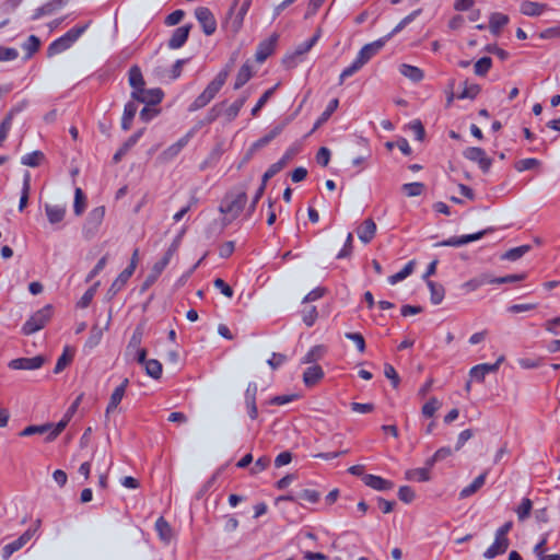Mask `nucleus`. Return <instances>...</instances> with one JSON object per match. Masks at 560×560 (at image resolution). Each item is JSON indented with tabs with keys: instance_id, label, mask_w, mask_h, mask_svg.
Listing matches in <instances>:
<instances>
[{
	"instance_id": "25",
	"label": "nucleus",
	"mask_w": 560,
	"mask_h": 560,
	"mask_svg": "<svg viewBox=\"0 0 560 560\" xmlns=\"http://www.w3.org/2000/svg\"><path fill=\"white\" fill-rule=\"evenodd\" d=\"M487 471L477 476L468 486L463 488L459 492L460 499H466L476 493L486 482Z\"/></svg>"
},
{
	"instance_id": "52",
	"label": "nucleus",
	"mask_w": 560,
	"mask_h": 560,
	"mask_svg": "<svg viewBox=\"0 0 560 560\" xmlns=\"http://www.w3.org/2000/svg\"><path fill=\"white\" fill-rule=\"evenodd\" d=\"M270 459L266 456L259 457L250 468V474L257 475L268 468Z\"/></svg>"
},
{
	"instance_id": "26",
	"label": "nucleus",
	"mask_w": 560,
	"mask_h": 560,
	"mask_svg": "<svg viewBox=\"0 0 560 560\" xmlns=\"http://www.w3.org/2000/svg\"><path fill=\"white\" fill-rule=\"evenodd\" d=\"M398 71L401 75L408 78L415 83L420 82L424 77V73L420 68L407 63L399 65Z\"/></svg>"
},
{
	"instance_id": "36",
	"label": "nucleus",
	"mask_w": 560,
	"mask_h": 560,
	"mask_svg": "<svg viewBox=\"0 0 560 560\" xmlns=\"http://www.w3.org/2000/svg\"><path fill=\"white\" fill-rule=\"evenodd\" d=\"M45 160V155L40 151H34L32 153L25 154L22 158V163L30 167L39 166Z\"/></svg>"
},
{
	"instance_id": "20",
	"label": "nucleus",
	"mask_w": 560,
	"mask_h": 560,
	"mask_svg": "<svg viewBox=\"0 0 560 560\" xmlns=\"http://www.w3.org/2000/svg\"><path fill=\"white\" fill-rule=\"evenodd\" d=\"M32 532L26 530L23 535H21L16 540L5 545L1 555L4 560L9 559L15 551L20 550L26 542L32 538Z\"/></svg>"
},
{
	"instance_id": "49",
	"label": "nucleus",
	"mask_w": 560,
	"mask_h": 560,
	"mask_svg": "<svg viewBox=\"0 0 560 560\" xmlns=\"http://www.w3.org/2000/svg\"><path fill=\"white\" fill-rule=\"evenodd\" d=\"M51 428V424L44 425H30L26 427L23 431L20 432L21 436H30L33 434H43L46 433Z\"/></svg>"
},
{
	"instance_id": "37",
	"label": "nucleus",
	"mask_w": 560,
	"mask_h": 560,
	"mask_svg": "<svg viewBox=\"0 0 560 560\" xmlns=\"http://www.w3.org/2000/svg\"><path fill=\"white\" fill-rule=\"evenodd\" d=\"M155 528L158 530L159 537L163 541L168 542L172 539V528L166 521H164L163 518H159L156 521Z\"/></svg>"
},
{
	"instance_id": "62",
	"label": "nucleus",
	"mask_w": 560,
	"mask_h": 560,
	"mask_svg": "<svg viewBox=\"0 0 560 560\" xmlns=\"http://www.w3.org/2000/svg\"><path fill=\"white\" fill-rule=\"evenodd\" d=\"M245 103V98H241L238 101H236L235 103H233L232 105H230L228 108H226V116L230 118V119H233L237 116L240 109L242 108V106L244 105Z\"/></svg>"
},
{
	"instance_id": "56",
	"label": "nucleus",
	"mask_w": 560,
	"mask_h": 560,
	"mask_svg": "<svg viewBox=\"0 0 560 560\" xmlns=\"http://www.w3.org/2000/svg\"><path fill=\"white\" fill-rule=\"evenodd\" d=\"M39 46L40 40L34 35L30 36L26 43L24 44V48L28 51L27 57H31L35 51H37Z\"/></svg>"
},
{
	"instance_id": "57",
	"label": "nucleus",
	"mask_w": 560,
	"mask_h": 560,
	"mask_svg": "<svg viewBox=\"0 0 560 560\" xmlns=\"http://www.w3.org/2000/svg\"><path fill=\"white\" fill-rule=\"evenodd\" d=\"M325 354V348L322 346L314 347L305 357V362L310 363L320 359Z\"/></svg>"
},
{
	"instance_id": "5",
	"label": "nucleus",
	"mask_w": 560,
	"mask_h": 560,
	"mask_svg": "<svg viewBox=\"0 0 560 560\" xmlns=\"http://www.w3.org/2000/svg\"><path fill=\"white\" fill-rule=\"evenodd\" d=\"M52 307L50 305H46L42 310L34 313L23 325V332L25 335H31L42 329L51 318Z\"/></svg>"
},
{
	"instance_id": "32",
	"label": "nucleus",
	"mask_w": 560,
	"mask_h": 560,
	"mask_svg": "<svg viewBox=\"0 0 560 560\" xmlns=\"http://www.w3.org/2000/svg\"><path fill=\"white\" fill-rule=\"evenodd\" d=\"M427 285L430 290V294H431L430 300H431L432 304H434V305L440 304L443 301L444 295H445V290H444L443 285L438 284L431 280L427 281Z\"/></svg>"
},
{
	"instance_id": "10",
	"label": "nucleus",
	"mask_w": 560,
	"mask_h": 560,
	"mask_svg": "<svg viewBox=\"0 0 560 560\" xmlns=\"http://www.w3.org/2000/svg\"><path fill=\"white\" fill-rule=\"evenodd\" d=\"M195 16L200 23L203 33L208 36L212 35L217 30V20L213 13L205 7H199L195 10Z\"/></svg>"
},
{
	"instance_id": "17",
	"label": "nucleus",
	"mask_w": 560,
	"mask_h": 560,
	"mask_svg": "<svg viewBox=\"0 0 560 560\" xmlns=\"http://www.w3.org/2000/svg\"><path fill=\"white\" fill-rule=\"evenodd\" d=\"M44 209L45 215L50 225L57 226L63 222L67 214L66 205L46 203Z\"/></svg>"
},
{
	"instance_id": "47",
	"label": "nucleus",
	"mask_w": 560,
	"mask_h": 560,
	"mask_svg": "<svg viewBox=\"0 0 560 560\" xmlns=\"http://www.w3.org/2000/svg\"><path fill=\"white\" fill-rule=\"evenodd\" d=\"M440 407V401L432 397L422 407V413L425 418H431Z\"/></svg>"
},
{
	"instance_id": "31",
	"label": "nucleus",
	"mask_w": 560,
	"mask_h": 560,
	"mask_svg": "<svg viewBox=\"0 0 560 560\" xmlns=\"http://www.w3.org/2000/svg\"><path fill=\"white\" fill-rule=\"evenodd\" d=\"M406 478L411 481L425 482L431 479V472H429V468H413L406 471Z\"/></svg>"
},
{
	"instance_id": "15",
	"label": "nucleus",
	"mask_w": 560,
	"mask_h": 560,
	"mask_svg": "<svg viewBox=\"0 0 560 560\" xmlns=\"http://www.w3.org/2000/svg\"><path fill=\"white\" fill-rule=\"evenodd\" d=\"M127 386H128V380L126 378L110 394L107 407L105 409V418L106 419H109L110 416L117 410L119 404L121 402V400L126 394Z\"/></svg>"
},
{
	"instance_id": "12",
	"label": "nucleus",
	"mask_w": 560,
	"mask_h": 560,
	"mask_svg": "<svg viewBox=\"0 0 560 560\" xmlns=\"http://www.w3.org/2000/svg\"><path fill=\"white\" fill-rule=\"evenodd\" d=\"M489 230H482L472 234H466L460 236H452L447 240H444L438 244V246H451V247H460L468 243L479 241L482 238Z\"/></svg>"
},
{
	"instance_id": "61",
	"label": "nucleus",
	"mask_w": 560,
	"mask_h": 560,
	"mask_svg": "<svg viewBox=\"0 0 560 560\" xmlns=\"http://www.w3.org/2000/svg\"><path fill=\"white\" fill-rule=\"evenodd\" d=\"M300 497H301L303 500H305V501H307V502H310V503H317V502H318V500H319L320 494H319V492H317V491H315V490H312V489H304V490L301 492Z\"/></svg>"
},
{
	"instance_id": "9",
	"label": "nucleus",
	"mask_w": 560,
	"mask_h": 560,
	"mask_svg": "<svg viewBox=\"0 0 560 560\" xmlns=\"http://www.w3.org/2000/svg\"><path fill=\"white\" fill-rule=\"evenodd\" d=\"M136 360L138 363L144 366L147 374L152 378H160L162 375V364L160 361L155 359H147V350L138 349L136 354Z\"/></svg>"
},
{
	"instance_id": "19",
	"label": "nucleus",
	"mask_w": 560,
	"mask_h": 560,
	"mask_svg": "<svg viewBox=\"0 0 560 560\" xmlns=\"http://www.w3.org/2000/svg\"><path fill=\"white\" fill-rule=\"evenodd\" d=\"M278 43V35L273 34L269 38L261 42L257 48L255 58L258 62H264L275 51Z\"/></svg>"
},
{
	"instance_id": "6",
	"label": "nucleus",
	"mask_w": 560,
	"mask_h": 560,
	"mask_svg": "<svg viewBox=\"0 0 560 560\" xmlns=\"http://www.w3.org/2000/svg\"><path fill=\"white\" fill-rule=\"evenodd\" d=\"M83 31V27L72 28L65 36L51 43L47 50L48 57L59 55L69 49L72 44L80 37Z\"/></svg>"
},
{
	"instance_id": "50",
	"label": "nucleus",
	"mask_w": 560,
	"mask_h": 560,
	"mask_svg": "<svg viewBox=\"0 0 560 560\" xmlns=\"http://www.w3.org/2000/svg\"><path fill=\"white\" fill-rule=\"evenodd\" d=\"M548 533H545L540 536L538 542L535 545L533 552L536 556V558H540L542 555L546 553L547 550V544H548Z\"/></svg>"
},
{
	"instance_id": "8",
	"label": "nucleus",
	"mask_w": 560,
	"mask_h": 560,
	"mask_svg": "<svg viewBox=\"0 0 560 560\" xmlns=\"http://www.w3.org/2000/svg\"><path fill=\"white\" fill-rule=\"evenodd\" d=\"M504 361V357L501 355L494 363H481L472 366L469 371V376L472 381L482 383L486 376L490 373H494L499 370L500 365Z\"/></svg>"
},
{
	"instance_id": "35",
	"label": "nucleus",
	"mask_w": 560,
	"mask_h": 560,
	"mask_svg": "<svg viewBox=\"0 0 560 560\" xmlns=\"http://www.w3.org/2000/svg\"><path fill=\"white\" fill-rule=\"evenodd\" d=\"M86 208V197L81 188L74 191L73 211L75 215L80 217Z\"/></svg>"
},
{
	"instance_id": "48",
	"label": "nucleus",
	"mask_w": 560,
	"mask_h": 560,
	"mask_svg": "<svg viewBox=\"0 0 560 560\" xmlns=\"http://www.w3.org/2000/svg\"><path fill=\"white\" fill-rule=\"evenodd\" d=\"M129 82L133 90H139V88H143V78L138 68H132L129 72Z\"/></svg>"
},
{
	"instance_id": "7",
	"label": "nucleus",
	"mask_w": 560,
	"mask_h": 560,
	"mask_svg": "<svg viewBox=\"0 0 560 560\" xmlns=\"http://www.w3.org/2000/svg\"><path fill=\"white\" fill-rule=\"evenodd\" d=\"M229 77V71L226 69L222 70L218 73V75L209 83L203 93L198 98V105L205 106L208 104L215 94L220 91V89L224 85L226 79Z\"/></svg>"
},
{
	"instance_id": "43",
	"label": "nucleus",
	"mask_w": 560,
	"mask_h": 560,
	"mask_svg": "<svg viewBox=\"0 0 560 560\" xmlns=\"http://www.w3.org/2000/svg\"><path fill=\"white\" fill-rule=\"evenodd\" d=\"M137 112V106L133 103H128L125 107L124 116H122V128L128 130L131 125V120L135 117Z\"/></svg>"
},
{
	"instance_id": "29",
	"label": "nucleus",
	"mask_w": 560,
	"mask_h": 560,
	"mask_svg": "<svg viewBox=\"0 0 560 560\" xmlns=\"http://www.w3.org/2000/svg\"><path fill=\"white\" fill-rule=\"evenodd\" d=\"M132 275H133V271L128 268L122 270L118 275V277L113 281L108 292L112 295H115L116 293H118L126 285L128 280L132 277Z\"/></svg>"
},
{
	"instance_id": "64",
	"label": "nucleus",
	"mask_w": 560,
	"mask_h": 560,
	"mask_svg": "<svg viewBox=\"0 0 560 560\" xmlns=\"http://www.w3.org/2000/svg\"><path fill=\"white\" fill-rule=\"evenodd\" d=\"M97 287H98V283L94 284L91 289H89V290L83 294V296L81 298V300H80V302H79V306H80V307H86V306L91 303V301H92V299H93V296H94V294H95V291H96Z\"/></svg>"
},
{
	"instance_id": "60",
	"label": "nucleus",
	"mask_w": 560,
	"mask_h": 560,
	"mask_svg": "<svg viewBox=\"0 0 560 560\" xmlns=\"http://www.w3.org/2000/svg\"><path fill=\"white\" fill-rule=\"evenodd\" d=\"M346 337L353 341V343L355 345V347L358 348V350L360 352L364 351L365 342H364L363 336L361 334L348 332V334H346Z\"/></svg>"
},
{
	"instance_id": "27",
	"label": "nucleus",
	"mask_w": 560,
	"mask_h": 560,
	"mask_svg": "<svg viewBox=\"0 0 560 560\" xmlns=\"http://www.w3.org/2000/svg\"><path fill=\"white\" fill-rule=\"evenodd\" d=\"M376 231V225L371 219H366L362 222V224L358 228L357 233L359 238L363 243H369Z\"/></svg>"
},
{
	"instance_id": "53",
	"label": "nucleus",
	"mask_w": 560,
	"mask_h": 560,
	"mask_svg": "<svg viewBox=\"0 0 560 560\" xmlns=\"http://www.w3.org/2000/svg\"><path fill=\"white\" fill-rule=\"evenodd\" d=\"M398 498L405 503H410L415 499V491L408 486H402L398 490Z\"/></svg>"
},
{
	"instance_id": "33",
	"label": "nucleus",
	"mask_w": 560,
	"mask_h": 560,
	"mask_svg": "<svg viewBox=\"0 0 560 560\" xmlns=\"http://www.w3.org/2000/svg\"><path fill=\"white\" fill-rule=\"evenodd\" d=\"M254 74V69L252 67V65L247 61L245 62L237 75H236V80H235V89H238L241 86H243Z\"/></svg>"
},
{
	"instance_id": "42",
	"label": "nucleus",
	"mask_w": 560,
	"mask_h": 560,
	"mask_svg": "<svg viewBox=\"0 0 560 560\" xmlns=\"http://www.w3.org/2000/svg\"><path fill=\"white\" fill-rule=\"evenodd\" d=\"M528 250H529L528 245H522L518 247H514V248L509 249L503 255V258L511 260V261H515V260L520 259L523 255H525Z\"/></svg>"
},
{
	"instance_id": "39",
	"label": "nucleus",
	"mask_w": 560,
	"mask_h": 560,
	"mask_svg": "<svg viewBox=\"0 0 560 560\" xmlns=\"http://www.w3.org/2000/svg\"><path fill=\"white\" fill-rule=\"evenodd\" d=\"M413 270V261H408L401 270H399L398 272L392 275L389 278H388V281L392 283V284H396L398 283L399 281L406 279Z\"/></svg>"
},
{
	"instance_id": "58",
	"label": "nucleus",
	"mask_w": 560,
	"mask_h": 560,
	"mask_svg": "<svg viewBox=\"0 0 560 560\" xmlns=\"http://www.w3.org/2000/svg\"><path fill=\"white\" fill-rule=\"evenodd\" d=\"M536 306H537L536 304H532V303L513 304V305L508 306L506 310H508V312H510L512 314H517V313L535 310Z\"/></svg>"
},
{
	"instance_id": "41",
	"label": "nucleus",
	"mask_w": 560,
	"mask_h": 560,
	"mask_svg": "<svg viewBox=\"0 0 560 560\" xmlns=\"http://www.w3.org/2000/svg\"><path fill=\"white\" fill-rule=\"evenodd\" d=\"M479 92H480V86L478 84L465 83V86H464L463 91L457 95V98L458 100H465V98L474 100L477 97Z\"/></svg>"
},
{
	"instance_id": "24",
	"label": "nucleus",
	"mask_w": 560,
	"mask_h": 560,
	"mask_svg": "<svg viewBox=\"0 0 560 560\" xmlns=\"http://www.w3.org/2000/svg\"><path fill=\"white\" fill-rule=\"evenodd\" d=\"M510 19L506 14L494 12L489 18V30L490 32L498 36L501 33V30L509 23Z\"/></svg>"
},
{
	"instance_id": "2",
	"label": "nucleus",
	"mask_w": 560,
	"mask_h": 560,
	"mask_svg": "<svg viewBox=\"0 0 560 560\" xmlns=\"http://www.w3.org/2000/svg\"><path fill=\"white\" fill-rule=\"evenodd\" d=\"M246 201L247 197L245 192L233 191L223 199L220 211L224 214V219L230 222L241 214Z\"/></svg>"
},
{
	"instance_id": "38",
	"label": "nucleus",
	"mask_w": 560,
	"mask_h": 560,
	"mask_svg": "<svg viewBox=\"0 0 560 560\" xmlns=\"http://www.w3.org/2000/svg\"><path fill=\"white\" fill-rule=\"evenodd\" d=\"M492 67V59L490 57H481L478 59L474 66V71L476 75L483 77L486 75Z\"/></svg>"
},
{
	"instance_id": "30",
	"label": "nucleus",
	"mask_w": 560,
	"mask_h": 560,
	"mask_svg": "<svg viewBox=\"0 0 560 560\" xmlns=\"http://www.w3.org/2000/svg\"><path fill=\"white\" fill-rule=\"evenodd\" d=\"M319 37H320V30H317L316 33L313 35V37L311 39L300 44L295 48L294 52L291 56L288 57V59L292 60V59H294L296 57H300V56L308 52L312 49V47L317 43Z\"/></svg>"
},
{
	"instance_id": "40",
	"label": "nucleus",
	"mask_w": 560,
	"mask_h": 560,
	"mask_svg": "<svg viewBox=\"0 0 560 560\" xmlns=\"http://www.w3.org/2000/svg\"><path fill=\"white\" fill-rule=\"evenodd\" d=\"M423 190H424V185L419 182L407 183V184L402 185V191L408 197L420 196L423 192Z\"/></svg>"
},
{
	"instance_id": "3",
	"label": "nucleus",
	"mask_w": 560,
	"mask_h": 560,
	"mask_svg": "<svg viewBox=\"0 0 560 560\" xmlns=\"http://www.w3.org/2000/svg\"><path fill=\"white\" fill-rule=\"evenodd\" d=\"M250 4L252 0H244L237 12H235L234 8H231L229 15L223 24V27L228 33L236 35L241 31L245 15L249 10Z\"/></svg>"
},
{
	"instance_id": "18",
	"label": "nucleus",
	"mask_w": 560,
	"mask_h": 560,
	"mask_svg": "<svg viewBox=\"0 0 560 560\" xmlns=\"http://www.w3.org/2000/svg\"><path fill=\"white\" fill-rule=\"evenodd\" d=\"M132 97L141 103L154 105L161 102L162 92L159 89L145 90L144 88H139V90L132 91Z\"/></svg>"
},
{
	"instance_id": "1",
	"label": "nucleus",
	"mask_w": 560,
	"mask_h": 560,
	"mask_svg": "<svg viewBox=\"0 0 560 560\" xmlns=\"http://www.w3.org/2000/svg\"><path fill=\"white\" fill-rule=\"evenodd\" d=\"M383 48V42L376 40L374 43L365 45L361 51L359 52L357 59L347 67L340 74V81L354 74L359 69H361L374 55L381 51Z\"/></svg>"
},
{
	"instance_id": "28",
	"label": "nucleus",
	"mask_w": 560,
	"mask_h": 560,
	"mask_svg": "<svg viewBox=\"0 0 560 560\" xmlns=\"http://www.w3.org/2000/svg\"><path fill=\"white\" fill-rule=\"evenodd\" d=\"M190 32V26L185 25L176 28L170 39V47L171 48H179L184 45V43L187 40L188 35Z\"/></svg>"
},
{
	"instance_id": "4",
	"label": "nucleus",
	"mask_w": 560,
	"mask_h": 560,
	"mask_svg": "<svg viewBox=\"0 0 560 560\" xmlns=\"http://www.w3.org/2000/svg\"><path fill=\"white\" fill-rule=\"evenodd\" d=\"M296 153H298V149L291 148L283 154V156L278 162L270 165V167L266 171V173L262 176V184L257 191V196H256L254 202H257V200L264 194L267 182L270 178H272L277 173L282 171L292 161V159L296 155Z\"/></svg>"
},
{
	"instance_id": "63",
	"label": "nucleus",
	"mask_w": 560,
	"mask_h": 560,
	"mask_svg": "<svg viewBox=\"0 0 560 560\" xmlns=\"http://www.w3.org/2000/svg\"><path fill=\"white\" fill-rule=\"evenodd\" d=\"M329 160H330V151L325 147L320 148L316 154L317 163H319L320 165H323L325 167L328 165Z\"/></svg>"
},
{
	"instance_id": "13",
	"label": "nucleus",
	"mask_w": 560,
	"mask_h": 560,
	"mask_svg": "<svg viewBox=\"0 0 560 560\" xmlns=\"http://www.w3.org/2000/svg\"><path fill=\"white\" fill-rule=\"evenodd\" d=\"M105 217V208L104 207H96L94 208L86 219L85 225H84V232L86 236L91 237L95 234L97 229L101 226L103 220Z\"/></svg>"
},
{
	"instance_id": "44",
	"label": "nucleus",
	"mask_w": 560,
	"mask_h": 560,
	"mask_svg": "<svg viewBox=\"0 0 560 560\" xmlns=\"http://www.w3.org/2000/svg\"><path fill=\"white\" fill-rule=\"evenodd\" d=\"M540 162L534 158L522 159L515 163V168L518 172H525L528 170H533L538 166Z\"/></svg>"
},
{
	"instance_id": "54",
	"label": "nucleus",
	"mask_w": 560,
	"mask_h": 560,
	"mask_svg": "<svg viewBox=\"0 0 560 560\" xmlns=\"http://www.w3.org/2000/svg\"><path fill=\"white\" fill-rule=\"evenodd\" d=\"M524 279H525L524 273L495 277V284L514 283V282L523 281Z\"/></svg>"
},
{
	"instance_id": "22",
	"label": "nucleus",
	"mask_w": 560,
	"mask_h": 560,
	"mask_svg": "<svg viewBox=\"0 0 560 560\" xmlns=\"http://www.w3.org/2000/svg\"><path fill=\"white\" fill-rule=\"evenodd\" d=\"M548 9V4L534 1H523L520 7L521 13L526 16H539Z\"/></svg>"
},
{
	"instance_id": "23",
	"label": "nucleus",
	"mask_w": 560,
	"mask_h": 560,
	"mask_svg": "<svg viewBox=\"0 0 560 560\" xmlns=\"http://www.w3.org/2000/svg\"><path fill=\"white\" fill-rule=\"evenodd\" d=\"M324 377V371L319 365L308 366L303 373V382L307 387L318 384Z\"/></svg>"
},
{
	"instance_id": "45",
	"label": "nucleus",
	"mask_w": 560,
	"mask_h": 560,
	"mask_svg": "<svg viewBox=\"0 0 560 560\" xmlns=\"http://www.w3.org/2000/svg\"><path fill=\"white\" fill-rule=\"evenodd\" d=\"M72 358H73V352L69 348L65 349V352L62 353V355L57 361V364H56V368H55V372L56 373L61 372L66 366L69 365V363L71 362Z\"/></svg>"
},
{
	"instance_id": "16",
	"label": "nucleus",
	"mask_w": 560,
	"mask_h": 560,
	"mask_svg": "<svg viewBox=\"0 0 560 560\" xmlns=\"http://www.w3.org/2000/svg\"><path fill=\"white\" fill-rule=\"evenodd\" d=\"M170 254H166L163 258H161L159 261H156L150 272L147 275L141 291H147L151 285L154 284V282L158 280V278L161 276L165 267L167 266L170 261Z\"/></svg>"
},
{
	"instance_id": "46",
	"label": "nucleus",
	"mask_w": 560,
	"mask_h": 560,
	"mask_svg": "<svg viewBox=\"0 0 560 560\" xmlns=\"http://www.w3.org/2000/svg\"><path fill=\"white\" fill-rule=\"evenodd\" d=\"M337 107H338V100H332L329 103L327 109L322 114V116L316 121V124L314 126V130L319 128L325 121H327L328 118L330 117V115L336 110Z\"/></svg>"
},
{
	"instance_id": "55",
	"label": "nucleus",
	"mask_w": 560,
	"mask_h": 560,
	"mask_svg": "<svg viewBox=\"0 0 560 560\" xmlns=\"http://www.w3.org/2000/svg\"><path fill=\"white\" fill-rule=\"evenodd\" d=\"M302 318H303V322L307 326H312L315 323L316 318H317V311H316V308L313 307V306L305 308L303 311Z\"/></svg>"
},
{
	"instance_id": "51",
	"label": "nucleus",
	"mask_w": 560,
	"mask_h": 560,
	"mask_svg": "<svg viewBox=\"0 0 560 560\" xmlns=\"http://www.w3.org/2000/svg\"><path fill=\"white\" fill-rule=\"evenodd\" d=\"M363 481L368 487H371L375 490H383L384 480L381 477L374 475H366L363 477Z\"/></svg>"
},
{
	"instance_id": "59",
	"label": "nucleus",
	"mask_w": 560,
	"mask_h": 560,
	"mask_svg": "<svg viewBox=\"0 0 560 560\" xmlns=\"http://www.w3.org/2000/svg\"><path fill=\"white\" fill-rule=\"evenodd\" d=\"M539 37L541 39H550V38L560 37V23L556 26L548 27V28L544 30L539 34Z\"/></svg>"
},
{
	"instance_id": "11",
	"label": "nucleus",
	"mask_w": 560,
	"mask_h": 560,
	"mask_svg": "<svg viewBox=\"0 0 560 560\" xmlns=\"http://www.w3.org/2000/svg\"><path fill=\"white\" fill-rule=\"evenodd\" d=\"M464 156L476 162L482 172H488L492 165V160L487 156L486 151L478 147H469L464 151Z\"/></svg>"
},
{
	"instance_id": "34",
	"label": "nucleus",
	"mask_w": 560,
	"mask_h": 560,
	"mask_svg": "<svg viewBox=\"0 0 560 560\" xmlns=\"http://www.w3.org/2000/svg\"><path fill=\"white\" fill-rule=\"evenodd\" d=\"M533 509V502L529 498H523L521 503L515 509L518 521L523 522L529 517Z\"/></svg>"
},
{
	"instance_id": "14",
	"label": "nucleus",
	"mask_w": 560,
	"mask_h": 560,
	"mask_svg": "<svg viewBox=\"0 0 560 560\" xmlns=\"http://www.w3.org/2000/svg\"><path fill=\"white\" fill-rule=\"evenodd\" d=\"M45 363V358L42 355L33 358H19L9 362V368L12 370H38Z\"/></svg>"
},
{
	"instance_id": "21",
	"label": "nucleus",
	"mask_w": 560,
	"mask_h": 560,
	"mask_svg": "<svg viewBox=\"0 0 560 560\" xmlns=\"http://www.w3.org/2000/svg\"><path fill=\"white\" fill-rule=\"evenodd\" d=\"M509 548V538H500L494 535V541L483 552L486 559H493L499 555H503Z\"/></svg>"
}]
</instances>
